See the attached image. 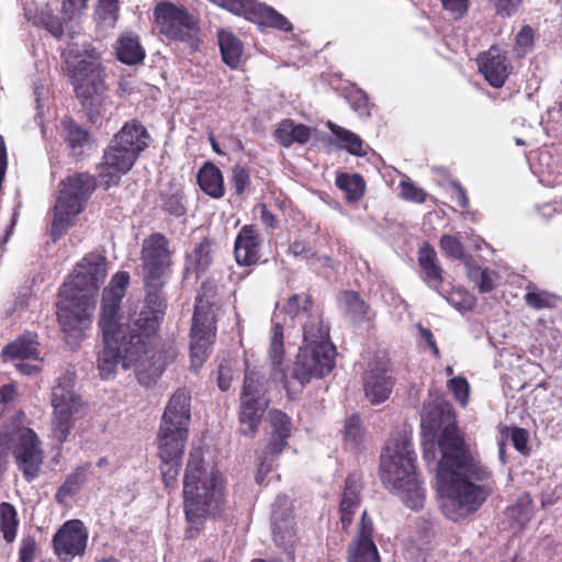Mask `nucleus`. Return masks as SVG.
<instances>
[{
  "instance_id": "nucleus-53",
  "label": "nucleus",
  "mask_w": 562,
  "mask_h": 562,
  "mask_svg": "<svg viewBox=\"0 0 562 562\" xmlns=\"http://www.w3.org/2000/svg\"><path fill=\"white\" fill-rule=\"evenodd\" d=\"M401 195L403 199L415 203H424L426 200V192L409 180L401 181Z\"/></svg>"
},
{
  "instance_id": "nucleus-15",
  "label": "nucleus",
  "mask_w": 562,
  "mask_h": 562,
  "mask_svg": "<svg viewBox=\"0 0 562 562\" xmlns=\"http://www.w3.org/2000/svg\"><path fill=\"white\" fill-rule=\"evenodd\" d=\"M215 331L214 306L207 300L198 296L190 334V360L192 370L196 371L205 362L209 356V348L215 337Z\"/></svg>"
},
{
  "instance_id": "nucleus-30",
  "label": "nucleus",
  "mask_w": 562,
  "mask_h": 562,
  "mask_svg": "<svg viewBox=\"0 0 562 562\" xmlns=\"http://www.w3.org/2000/svg\"><path fill=\"white\" fill-rule=\"evenodd\" d=\"M418 263L423 271V279L429 288L439 292V286L442 283V269L438 263L437 254L435 249L424 244L418 251Z\"/></svg>"
},
{
  "instance_id": "nucleus-31",
  "label": "nucleus",
  "mask_w": 562,
  "mask_h": 562,
  "mask_svg": "<svg viewBox=\"0 0 562 562\" xmlns=\"http://www.w3.org/2000/svg\"><path fill=\"white\" fill-rule=\"evenodd\" d=\"M276 139L284 147L293 144H306L311 138V128L292 120H283L274 131Z\"/></svg>"
},
{
  "instance_id": "nucleus-10",
  "label": "nucleus",
  "mask_w": 562,
  "mask_h": 562,
  "mask_svg": "<svg viewBox=\"0 0 562 562\" xmlns=\"http://www.w3.org/2000/svg\"><path fill=\"white\" fill-rule=\"evenodd\" d=\"M272 322L273 328L270 338L269 359L274 366H280L284 359L283 326L300 324L303 334L308 328L316 331L318 328L328 327L324 323L319 310L314 306L311 296L305 293L290 296L281 310L277 308Z\"/></svg>"
},
{
  "instance_id": "nucleus-7",
  "label": "nucleus",
  "mask_w": 562,
  "mask_h": 562,
  "mask_svg": "<svg viewBox=\"0 0 562 562\" xmlns=\"http://www.w3.org/2000/svg\"><path fill=\"white\" fill-rule=\"evenodd\" d=\"M415 452L411 439L400 436L392 440L381 456L383 484L407 507L418 510L425 502V490L415 472Z\"/></svg>"
},
{
  "instance_id": "nucleus-14",
  "label": "nucleus",
  "mask_w": 562,
  "mask_h": 562,
  "mask_svg": "<svg viewBox=\"0 0 562 562\" xmlns=\"http://www.w3.org/2000/svg\"><path fill=\"white\" fill-rule=\"evenodd\" d=\"M190 400L189 393L179 389L168 401L157 437L164 450L175 445H186L191 420Z\"/></svg>"
},
{
  "instance_id": "nucleus-50",
  "label": "nucleus",
  "mask_w": 562,
  "mask_h": 562,
  "mask_svg": "<svg viewBox=\"0 0 562 562\" xmlns=\"http://www.w3.org/2000/svg\"><path fill=\"white\" fill-rule=\"evenodd\" d=\"M231 182L237 195L244 194L250 184V176L248 170L244 166L235 165L232 168Z\"/></svg>"
},
{
  "instance_id": "nucleus-60",
  "label": "nucleus",
  "mask_w": 562,
  "mask_h": 562,
  "mask_svg": "<svg viewBox=\"0 0 562 562\" xmlns=\"http://www.w3.org/2000/svg\"><path fill=\"white\" fill-rule=\"evenodd\" d=\"M36 543L34 539H23L20 548V561L21 562H33Z\"/></svg>"
},
{
  "instance_id": "nucleus-25",
  "label": "nucleus",
  "mask_w": 562,
  "mask_h": 562,
  "mask_svg": "<svg viewBox=\"0 0 562 562\" xmlns=\"http://www.w3.org/2000/svg\"><path fill=\"white\" fill-rule=\"evenodd\" d=\"M480 72L486 81L494 88L504 86L508 77V64L506 56L497 46H491L488 50L483 52L477 57Z\"/></svg>"
},
{
  "instance_id": "nucleus-41",
  "label": "nucleus",
  "mask_w": 562,
  "mask_h": 562,
  "mask_svg": "<svg viewBox=\"0 0 562 562\" xmlns=\"http://www.w3.org/2000/svg\"><path fill=\"white\" fill-rule=\"evenodd\" d=\"M336 186L346 193L349 201L359 200L363 193L366 183L360 175L341 173L336 179Z\"/></svg>"
},
{
  "instance_id": "nucleus-1",
  "label": "nucleus",
  "mask_w": 562,
  "mask_h": 562,
  "mask_svg": "<svg viewBox=\"0 0 562 562\" xmlns=\"http://www.w3.org/2000/svg\"><path fill=\"white\" fill-rule=\"evenodd\" d=\"M424 459L436 465L440 508L458 521L476 512L493 491L492 472L464 443L456 426L451 404L440 396L422 412Z\"/></svg>"
},
{
  "instance_id": "nucleus-45",
  "label": "nucleus",
  "mask_w": 562,
  "mask_h": 562,
  "mask_svg": "<svg viewBox=\"0 0 562 562\" xmlns=\"http://www.w3.org/2000/svg\"><path fill=\"white\" fill-rule=\"evenodd\" d=\"M339 302L355 317H366L368 313L367 304L360 299L358 293L353 291L342 292Z\"/></svg>"
},
{
  "instance_id": "nucleus-21",
  "label": "nucleus",
  "mask_w": 562,
  "mask_h": 562,
  "mask_svg": "<svg viewBox=\"0 0 562 562\" xmlns=\"http://www.w3.org/2000/svg\"><path fill=\"white\" fill-rule=\"evenodd\" d=\"M292 505L288 496L279 495L272 505V535L276 544L283 548L291 562L296 533L292 518Z\"/></svg>"
},
{
  "instance_id": "nucleus-29",
  "label": "nucleus",
  "mask_w": 562,
  "mask_h": 562,
  "mask_svg": "<svg viewBox=\"0 0 562 562\" xmlns=\"http://www.w3.org/2000/svg\"><path fill=\"white\" fill-rule=\"evenodd\" d=\"M38 346L37 335L26 333L7 345L2 350V355L7 360L33 359L41 362L43 357L41 356Z\"/></svg>"
},
{
  "instance_id": "nucleus-9",
  "label": "nucleus",
  "mask_w": 562,
  "mask_h": 562,
  "mask_svg": "<svg viewBox=\"0 0 562 562\" xmlns=\"http://www.w3.org/2000/svg\"><path fill=\"white\" fill-rule=\"evenodd\" d=\"M150 136L139 122L132 120L114 135L99 166V178L102 184H117L121 177L127 173L142 151L149 145Z\"/></svg>"
},
{
  "instance_id": "nucleus-5",
  "label": "nucleus",
  "mask_w": 562,
  "mask_h": 562,
  "mask_svg": "<svg viewBox=\"0 0 562 562\" xmlns=\"http://www.w3.org/2000/svg\"><path fill=\"white\" fill-rule=\"evenodd\" d=\"M67 69L78 99L86 110L89 120L97 123L111 113L113 103L106 95V87L102 79L100 57L90 44L70 45L64 53Z\"/></svg>"
},
{
  "instance_id": "nucleus-36",
  "label": "nucleus",
  "mask_w": 562,
  "mask_h": 562,
  "mask_svg": "<svg viewBox=\"0 0 562 562\" xmlns=\"http://www.w3.org/2000/svg\"><path fill=\"white\" fill-rule=\"evenodd\" d=\"M465 269L468 278L477 286L480 292L488 293L495 288L498 278L495 271L470 260L465 262Z\"/></svg>"
},
{
  "instance_id": "nucleus-40",
  "label": "nucleus",
  "mask_w": 562,
  "mask_h": 562,
  "mask_svg": "<svg viewBox=\"0 0 562 562\" xmlns=\"http://www.w3.org/2000/svg\"><path fill=\"white\" fill-rule=\"evenodd\" d=\"M532 513V501L528 494L520 495L517 502L506 510L508 518L519 528H522L530 520Z\"/></svg>"
},
{
  "instance_id": "nucleus-55",
  "label": "nucleus",
  "mask_w": 562,
  "mask_h": 562,
  "mask_svg": "<svg viewBox=\"0 0 562 562\" xmlns=\"http://www.w3.org/2000/svg\"><path fill=\"white\" fill-rule=\"evenodd\" d=\"M445 10L449 11L454 19H461L469 10L470 0H441Z\"/></svg>"
},
{
  "instance_id": "nucleus-23",
  "label": "nucleus",
  "mask_w": 562,
  "mask_h": 562,
  "mask_svg": "<svg viewBox=\"0 0 562 562\" xmlns=\"http://www.w3.org/2000/svg\"><path fill=\"white\" fill-rule=\"evenodd\" d=\"M88 531L80 520L65 522L53 538L56 554L64 561H69L85 553Z\"/></svg>"
},
{
  "instance_id": "nucleus-48",
  "label": "nucleus",
  "mask_w": 562,
  "mask_h": 562,
  "mask_svg": "<svg viewBox=\"0 0 562 562\" xmlns=\"http://www.w3.org/2000/svg\"><path fill=\"white\" fill-rule=\"evenodd\" d=\"M345 442L351 449H357L361 442V427L359 417L353 415L349 417L344 427Z\"/></svg>"
},
{
  "instance_id": "nucleus-3",
  "label": "nucleus",
  "mask_w": 562,
  "mask_h": 562,
  "mask_svg": "<svg viewBox=\"0 0 562 562\" xmlns=\"http://www.w3.org/2000/svg\"><path fill=\"white\" fill-rule=\"evenodd\" d=\"M108 274L106 259L90 252L79 261L59 290L57 318L64 333L80 338L91 323L94 296Z\"/></svg>"
},
{
  "instance_id": "nucleus-58",
  "label": "nucleus",
  "mask_w": 562,
  "mask_h": 562,
  "mask_svg": "<svg viewBox=\"0 0 562 562\" xmlns=\"http://www.w3.org/2000/svg\"><path fill=\"white\" fill-rule=\"evenodd\" d=\"M528 439L529 435L527 430L522 428H514L510 432V440L514 447L520 452H525L527 450Z\"/></svg>"
},
{
  "instance_id": "nucleus-16",
  "label": "nucleus",
  "mask_w": 562,
  "mask_h": 562,
  "mask_svg": "<svg viewBox=\"0 0 562 562\" xmlns=\"http://www.w3.org/2000/svg\"><path fill=\"white\" fill-rule=\"evenodd\" d=\"M154 13L161 34L170 40L186 42L193 49L198 48L199 27L195 19L186 9L161 2L156 5Z\"/></svg>"
},
{
  "instance_id": "nucleus-63",
  "label": "nucleus",
  "mask_w": 562,
  "mask_h": 562,
  "mask_svg": "<svg viewBox=\"0 0 562 562\" xmlns=\"http://www.w3.org/2000/svg\"><path fill=\"white\" fill-rule=\"evenodd\" d=\"M406 555L413 562H425L427 559V552L425 549L416 548L411 543L406 549Z\"/></svg>"
},
{
  "instance_id": "nucleus-35",
  "label": "nucleus",
  "mask_w": 562,
  "mask_h": 562,
  "mask_svg": "<svg viewBox=\"0 0 562 562\" xmlns=\"http://www.w3.org/2000/svg\"><path fill=\"white\" fill-rule=\"evenodd\" d=\"M117 58L126 65L140 63L145 57V52L139 44L138 37L133 34L122 35L115 46Z\"/></svg>"
},
{
  "instance_id": "nucleus-38",
  "label": "nucleus",
  "mask_w": 562,
  "mask_h": 562,
  "mask_svg": "<svg viewBox=\"0 0 562 562\" xmlns=\"http://www.w3.org/2000/svg\"><path fill=\"white\" fill-rule=\"evenodd\" d=\"M327 127L336 136L340 143V146L344 147L349 154L356 156L367 155L363 142L357 134L333 122H328Z\"/></svg>"
},
{
  "instance_id": "nucleus-47",
  "label": "nucleus",
  "mask_w": 562,
  "mask_h": 562,
  "mask_svg": "<svg viewBox=\"0 0 562 562\" xmlns=\"http://www.w3.org/2000/svg\"><path fill=\"white\" fill-rule=\"evenodd\" d=\"M445 297L451 306L460 312L470 311L475 305V297L464 289H453Z\"/></svg>"
},
{
  "instance_id": "nucleus-43",
  "label": "nucleus",
  "mask_w": 562,
  "mask_h": 562,
  "mask_svg": "<svg viewBox=\"0 0 562 562\" xmlns=\"http://www.w3.org/2000/svg\"><path fill=\"white\" fill-rule=\"evenodd\" d=\"M34 23L43 26L56 38H60L64 33L61 21L49 5H45L36 13Z\"/></svg>"
},
{
  "instance_id": "nucleus-33",
  "label": "nucleus",
  "mask_w": 562,
  "mask_h": 562,
  "mask_svg": "<svg viewBox=\"0 0 562 562\" xmlns=\"http://www.w3.org/2000/svg\"><path fill=\"white\" fill-rule=\"evenodd\" d=\"M200 189L213 199L224 195V178L222 171L211 162L204 164L198 173Z\"/></svg>"
},
{
  "instance_id": "nucleus-24",
  "label": "nucleus",
  "mask_w": 562,
  "mask_h": 562,
  "mask_svg": "<svg viewBox=\"0 0 562 562\" xmlns=\"http://www.w3.org/2000/svg\"><path fill=\"white\" fill-rule=\"evenodd\" d=\"M363 387L366 397L373 405L389 398L393 382L389 374V361L385 356H376L373 363H370L364 375Z\"/></svg>"
},
{
  "instance_id": "nucleus-39",
  "label": "nucleus",
  "mask_w": 562,
  "mask_h": 562,
  "mask_svg": "<svg viewBox=\"0 0 562 562\" xmlns=\"http://www.w3.org/2000/svg\"><path fill=\"white\" fill-rule=\"evenodd\" d=\"M165 284V279H161V283L157 286H151L149 284L146 285L147 294L145 300V305L140 310L139 313H134L130 316V318H140L144 314L153 313L154 316H157L158 326L160 325L162 317V305L164 299L160 293V289Z\"/></svg>"
},
{
  "instance_id": "nucleus-49",
  "label": "nucleus",
  "mask_w": 562,
  "mask_h": 562,
  "mask_svg": "<svg viewBox=\"0 0 562 562\" xmlns=\"http://www.w3.org/2000/svg\"><path fill=\"white\" fill-rule=\"evenodd\" d=\"M448 389L453 393L457 402L465 406L469 401L470 385L465 378H451L447 384Z\"/></svg>"
},
{
  "instance_id": "nucleus-18",
  "label": "nucleus",
  "mask_w": 562,
  "mask_h": 562,
  "mask_svg": "<svg viewBox=\"0 0 562 562\" xmlns=\"http://www.w3.org/2000/svg\"><path fill=\"white\" fill-rule=\"evenodd\" d=\"M145 284L157 286L166 279L171 265V250L168 239L159 233L143 240L140 254Z\"/></svg>"
},
{
  "instance_id": "nucleus-56",
  "label": "nucleus",
  "mask_w": 562,
  "mask_h": 562,
  "mask_svg": "<svg viewBox=\"0 0 562 562\" xmlns=\"http://www.w3.org/2000/svg\"><path fill=\"white\" fill-rule=\"evenodd\" d=\"M497 14L510 16L517 12L521 0H491Z\"/></svg>"
},
{
  "instance_id": "nucleus-44",
  "label": "nucleus",
  "mask_w": 562,
  "mask_h": 562,
  "mask_svg": "<svg viewBox=\"0 0 562 562\" xmlns=\"http://www.w3.org/2000/svg\"><path fill=\"white\" fill-rule=\"evenodd\" d=\"M0 526L3 532V537L8 542H12L16 536V510L9 503H2L0 505Z\"/></svg>"
},
{
  "instance_id": "nucleus-64",
  "label": "nucleus",
  "mask_w": 562,
  "mask_h": 562,
  "mask_svg": "<svg viewBox=\"0 0 562 562\" xmlns=\"http://www.w3.org/2000/svg\"><path fill=\"white\" fill-rule=\"evenodd\" d=\"M289 251L295 257H306L311 249L304 241L295 240L290 245Z\"/></svg>"
},
{
  "instance_id": "nucleus-27",
  "label": "nucleus",
  "mask_w": 562,
  "mask_h": 562,
  "mask_svg": "<svg viewBox=\"0 0 562 562\" xmlns=\"http://www.w3.org/2000/svg\"><path fill=\"white\" fill-rule=\"evenodd\" d=\"M362 482L361 475L349 474L339 504V514L342 529L347 530L352 521V516L360 507Z\"/></svg>"
},
{
  "instance_id": "nucleus-62",
  "label": "nucleus",
  "mask_w": 562,
  "mask_h": 562,
  "mask_svg": "<svg viewBox=\"0 0 562 562\" xmlns=\"http://www.w3.org/2000/svg\"><path fill=\"white\" fill-rule=\"evenodd\" d=\"M454 193H453V200L459 204V206L463 210L469 207V199L467 195V192L464 188L459 182H452L451 183Z\"/></svg>"
},
{
  "instance_id": "nucleus-4",
  "label": "nucleus",
  "mask_w": 562,
  "mask_h": 562,
  "mask_svg": "<svg viewBox=\"0 0 562 562\" xmlns=\"http://www.w3.org/2000/svg\"><path fill=\"white\" fill-rule=\"evenodd\" d=\"M187 535L193 538L206 516L216 515L225 503L224 480L216 467L203 461L200 448L189 453L183 477Z\"/></svg>"
},
{
  "instance_id": "nucleus-12",
  "label": "nucleus",
  "mask_w": 562,
  "mask_h": 562,
  "mask_svg": "<svg viewBox=\"0 0 562 562\" xmlns=\"http://www.w3.org/2000/svg\"><path fill=\"white\" fill-rule=\"evenodd\" d=\"M94 187V178L86 172L69 176L63 182L53 212L52 235L54 240L74 225L75 218L82 212Z\"/></svg>"
},
{
  "instance_id": "nucleus-26",
  "label": "nucleus",
  "mask_w": 562,
  "mask_h": 562,
  "mask_svg": "<svg viewBox=\"0 0 562 562\" xmlns=\"http://www.w3.org/2000/svg\"><path fill=\"white\" fill-rule=\"evenodd\" d=\"M235 258L240 266L255 265L260 258V238L252 225H245L237 234L234 247Z\"/></svg>"
},
{
  "instance_id": "nucleus-37",
  "label": "nucleus",
  "mask_w": 562,
  "mask_h": 562,
  "mask_svg": "<svg viewBox=\"0 0 562 562\" xmlns=\"http://www.w3.org/2000/svg\"><path fill=\"white\" fill-rule=\"evenodd\" d=\"M212 262V246L209 239L198 244L187 257L186 271L194 272L196 277L207 269Z\"/></svg>"
},
{
  "instance_id": "nucleus-17",
  "label": "nucleus",
  "mask_w": 562,
  "mask_h": 562,
  "mask_svg": "<svg viewBox=\"0 0 562 562\" xmlns=\"http://www.w3.org/2000/svg\"><path fill=\"white\" fill-rule=\"evenodd\" d=\"M267 407L262 393L261 376L255 371H246L240 396L239 423L245 436H254Z\"/></svg>"
},
{
  "instance_id": "nucleus-57",
  "label": "nucleus",
  "mask_w": 562,
  "mask_h": 562,
  "mask_svg": "<svg viewBox=\"0 0 562 562\" xmlns=\"http://www.w3.org/2000/svg\"><path fill=\"white\" fill-rule=\"evenodd\" d=\"M349 102L352 109L360 115H369V100L363 91H356L349 97Z\"/></svg>"
},
{
  "instance_id": "nucleus-59",
  "label": "nucleus",
  "mask_w": 562,
  "mask_h": 562,
  "mask_svg": "<svg viewBox=\"0 0 562 562\" xmlns=\"http://www.w3.org/2000/svg\"><path fill=\"white\" fill-rule=\"evenodd\" d=\"M233 380V371L228 363H222L218 368V387L222 391H226L231 387V383Z\"/></svg>"
},
{
  "instance_id": "nucleus-20",
  "label": "nucleus",
  "mask_w": 562,
  "mask_h": 562,
  "mask_svg": "<svg viewBox=\"0 0 562 562\" xmlns=\"http://www.w3.org/2000/svg\"><path fill=\"white\" fill-rule=\"evenodd\" d=\"M373 521L363 510L348 543L346 562H382L378 546L373 540Z\"/></svg>"
},
{
  "instance_id": "nucleus-2",
  "label": "nucleus",
  "mask_w": 562,
  "mask_h": 562,
  "mask_svg": "<svg viewBox=\"0 0 562 562\" xmlns=\"http://www.w3.org/2000/svg\"><path fill=\"white\" fill-rule=\"evenodd\" d=\"M128 281L127 272H117L103 291L98 325L104 347L98 357V370L100 376L108 380L121 364L124 370L133 369L138 382L149 386L160 376L168 360L173 359L175 352L153 348L151 338L158 330L157 316L153 313L121 323V301Z\"/></svg>"
},
{
  "instance_id": "nucleus-42",
  "label": "nucleus",
  "mask_w": 562,
  "mask_h": 562,
  "mask_svg": "<svg viewBox=\"0 0 562 562\" xmlns=\"http://www.w3.org/2000/svg\"><path fill=\"white\" fill-rule=\"evenodd\" d=\"M525 302L533 310L554 308L559 297L553 293L529 285L525 294Z\"/></svg>"
},
{
  "instance_id": "nucleus-28",
  "label": "nucleus",
  "mask_w": 562,
  "mask_h": 562,
  "mask_svg": "<svg viewBox=\"0 0 562 562\" xmlns=\"http://www.w3.org/2000/svg\"><path fill=\"white\" fill-rule=\"evenodd\" d=\"M186 445H176L172 448L162 449L161 442H158V454L161 461L160 471L166 488H175L178 482L181 459Z\"/></svg>"
},
{
  "instance_id": "nucleus-61",
  "label": "nucleus",
  "mask_w": 562,
  "mask_h": 562,
  "mask_svg": "<svg viewBox=\"0 0 562 562\" xmlns=\"http://www.w3.org/2000/svg\"><path fill=\"white\" fill-rule=\"evenodd\" d=\"M533 32L530 26H524L516 36V43L525 52L532 45Z\"/></svg>"
},
{
  "instance_id": "nucleus-22",
  "label": "nucleus",
  "mask_w": 562,
  "mask_h": 562,
  "mask_svg": "<svg viewBox=\"0 0 562 562\" xmlns=\"http://www.w3.org/2000/svg\"><path fill=\"white\" fill-rule=\"evenodd\" d=\"M292 505L288 496L279 495L272 505V535L276 544L283 548L291 562L296 533L292 518Z\"/></svg>"
},
{
  "instance_id": "nucleus-11",
  "label": "nucleus",
  "mask_w": 562,
  "mask_h": 562,
  "mask_svg": "<svg viewBox=\"0 0 562 562\" xmlns=\"http://www.w3.org/2000/svg\"><path fill=\"white\" fill-rule=\"evenodd\" d=\"M22 414L10 424L0 429V472L3 468V460L12 450L15 462L26 481L35 480L43 464L44 452L41 448L38 437L22 423Z\"/></svg>"
},
{
  "instance_id": "nucleus-19",
  "label": "nucleus",
  "mask_w": 562,
  "mask_h": 562,
  "mask_svg": "<svg viewBox=\"0 0 562 562\" xmlns=\"http://www.w3.org/2000/svg\"><path fill=\"white\" fill-rule=\"evenodd\" d=\"M270 439L259 457V465L256 474V482L261 484L266 475L272 470L276 458L282 452L286 440L291 435V420L281 411L269 412Z\"/></svg>"
},
{
  "instance_id": "nucleus-51",
  "label": "nucleus",
  "mask_w": 562,
  "mask_h": 562,
  "mask_svg": "<svg viewBox=\"0 0 562 562\" xmlns=\"http://www.w3.org/2000/svg\"><path fill=\"white\" fill-rule=\"evenodd\" d=\"M439 246L449 257L454 259H462L464 257V247L456 236L443 235L440 238Z\"/></svg>"
},
{
  "instance_id": "nucleus-13",
  "label": "nucleus",
  "mask_w": 562,
  "mask_h": 562,
  "mask_svg": "<svg viewBox=\"0 0 562 562\" xmlns=\"http://www.w3.org/2000/svg\"><path fill=\"white\" fill-rule=\"evenodd\" d=\"M75 373L65 372L53 386L50 402L53 406L52 432L58 442L68 438L79 413L82 401L75 391Z\"/></svg>"
},
{
  "instance_id": "nucleus-54",
  "label": "nucleus",
  "mask_w": 562,
  "mask_h": 562,
  "mask_svg": "<svg viewBox=\"0 0 562 562\" xmlns=\"http://www.w3.org/2000/svg\"><path fill=\"white\" fill-rule=\"evenodd\" d=\"M418 342L423 348H428L431 353L436 357L439 356V349L434 339V335L430 329L424 327L422 324L416 325Z\"/></svg>"
},
{
  "instance_id": "nucleus-46",
  "label": "nucleus",
  "mask_w": 562,
  "mask_h": 562,
  "mask_svg": "<svg viewBox=\"0 0 562 562\" xmlns=\"http://www.w3.org/2000/svg\"><path fill=\"white\" fill-rule=\"evenodd\" d=\"M117 12L119 0H99L95 14L104 26H114Z\"/></svg>"
},
{
  "instance_id": "nucleus-52",
  "label": "nucleus",
  "mask_w": 562,
  "mask_h": 562,
  "mask_svg": "<svg viewBox=\"0 0 562 562\" xmlns=\"http://www.w3.org/2000/svg\"><path fill=\"white\" fill-rule=\"evenodd\" d=\"M67 143L71 149L77 154V149L85 147L89 143L88 133L75 125L68 126L67 130Z\"/></svg>"
},
{
  "instance_id": "nucleus-8",
  "label": "nucleus",
  "mask_w": 562,
  "mask_h": 562,
  "mask_svg": "<svg viewBox=\"0 0 562 562\" xmlns=\"http://www.w3.org/2000/svg\"><path fill=\"white\" fill-rule=\"evenodd\" d=\"M150 136L139 122L132 120L114 135L99 166V178L102 184H117L121 177L127 173L142 151L149 145Z\"/></svg>"
},
{
  "instance_id": "nucleus-32",
  "label": "nucleus",
  "mask_w": 562,
  "mask_h": 562,
  "mask_svg": "<svg viewBox=\"0 0 562 562\" xmlns=\"http://www.w3.org/2000/svg\"><path fill=\"white\" fill-rule=\"evenodd\" d=\"M90 463H85L77 467L69 473L64 483L59 486L55 494V499L60 505H66L67 501L79 493L90 473Z\"/></svg>"
},
{
  "instance_id": "nucleus-34",
  "label": "nucleus",
  "mask_w": 562,
  "mask_h": 562,
  "mask_svg": "<svg viewBox=\"0 0 562 562\" xmlns=\"http://www.w3.org/2000/svg\"><path fill=\"white\" fill-rule=\"evenodd\" d=\"M218 45L223 61L233 69H237L241 63L243 44L229 31L218 32Z\"/></svg>"
},
{
  "instance_id": "nucleus-6",
  "label": "nucleus",
  "mask_w": 562,
  "mask_h": 562,
  "mask_svg": "<svg viewBox=\"0 0 562 562\" xmlns=\"http://www.w3.org/2000/svg\"><path fill=\"white\" fill-rule=\"evenodd\" d=\"M336 348L329 338V327L313 331L306 329L290 375L282 363L272 367L281 374V381L290 396L297 395L313 379H322L335 366Z\"/></svg>"
}]
</instances>
